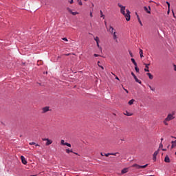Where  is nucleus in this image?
I'll return each mask as SVG.
<instances>
[{"label": "nucleus", "instance_id": "f257e3e1", "mask_svg": "<svg viewBox=\"0 0 176 176\" xmlns=\"http://www.w3.org/2000/svg\"><path fill=\"white\" fill-rule=\"evenodd\" d=\"M119 8H120V13H122V14H123V16H124L126 21H130V19H131V16H130V10H126V7L122 6V4L118 3V4ZM126 10V11H125Z\"/></svg>", "mask_w": 176, "mask_h": 176}, {"label": "nucleus", "instance_id": "f03ea898", "mask_svg": "<svg viewBox=\"0 0 176 176\" xmlns=\"http://www.w3.org/2000/svg\"><path fill=\"white\" fill-rule=\"evenodd\" d=\"M175 117H174V114L169 113L167 117L165 118L166 120H168V122H170V120H173V119H175Z\"/></svg>", "mask_w": 176, "mask_h": 176}, {"label": "nucleus", "instance_id": "7ed1b4c3", "mask_svg": "<svg viewBox=\"0 0 176 176\" xmlns=\"http://www.w3.org/2000/svg\"><path fill=\"white\" fill-rule=\"evenodd\" d=\"M133 167H136V168H138V169H140V168H145L146 167H148V164H146L145 165H142V166L138 165L137 164H135L133 165Z\"/></svg>", "mask_w": 176, "mask_h": 176}, {"label": "nucleus", "instance_id": "20e7f679", "mask_svg": "<svg viewBox=\"0 0 176 176\" xmlns=\"http://www.w3.org/2000/svg\"><path fill=\"white\" fill-rule=\"evenodd\" d=\"M107 31H109L110 32V34H113V32H116V30H115V29L113 28V27H112L111 25H110L108 28H107Z\"/></svg>", "mask_w": 176, "mask_h": 176}, {"label": "nucleus", "instance_id": "39448f33", "mask_svg": "<svg viewBox=\"0 0 176 176\" xmlns=\"http://www.w3.org/2000/svg\"><path fill=\"white\" fill-rule=\"evenodd\" d=\"M157 155H159V150L155 151L153 155V160H154V162H156V157H157Z\"/></svg>", "mask_w": 176, "mask_h": 176}, {"label": "nucleus", "instance_id": "423d86ee", "mask_svg": "<svg viewBox=\"0 0 176 176\" xmlns=\"http://www.w3.org/2000/svg\"><path fill=\"white\" fill-rule=\"evenodd\" d=\"M113 35V38L114 41H116V43H118V36L116 35V32H114L113 33L111 34Z\"/></svg>", "mask_w": 176, "mask_h": 176}, {"label": "nucleus", "instance_id": "0eeeda50", "mask_svg": "<svg viewBox=\"0 0 176 176\" xmlns=\"http://www.w3.org/2000/svg\"><path fill=\"white\" fill-rule=\"evenodd\" d=\"M42 113H46V112H49L50 111V107H43L42 109Z\"/></svg>", "mask_w": 176, "mask_h": 176}, {"label": "nucleus", "instance_id": "6e6552de", "mask_svg": "<svg viewBox=\"0 0 176 176\" xmlns=\"http://www.w3.org/2000/svg\"><path fill=\"white\" fill-rule=\"evenodd\" d=\"M21 160L23 164H27V160H25V157H24V156H21Z\"/></svg>", "mask_w": 176, "mask_h": 176}, {"label": "nucleus", "instance_id": "1a4fd4ad", "mask_svg": "<svg viewBox=\"0 0 176 176\" xmlns=\"http://www.w3.org/2000/svg\"><path fill=\"white\" fill-rule=\"evenodd\" d=\"M51 144H53V141L50 139L47 140V142H46L45 145L47 146H49V145H51Z\"/></svg>", "mask_w": 176, "mask_h": 176}, {"label": "nucleus", "instance_id": "9d476101", "mask_svg": "<svg viewBox=\"0 0 176 176\" xmlns=\"http://www.w3.org/2000/svg\"><path fill=\"white\" fill-rule=\"evenodd\" d=\"M146 68L144 69L145 72H149V64H144Z\"/></svg>", "mask_w": 176, "mask_h": 176}, {"label": "nucleus", "instance_id": "9b49d317", "mask_svg": "<svg viewBox=\"0 0 176 176\" xmlns=\"http://www.w3.org/2000/svg\"><path fill=\"white\" fill-rule=\"evenodd\" d=\"M171 144H172V145H171V149L175 148V146H176V140L172 141V142H171Z\"/></svg>", "mask_w": 176, "mask_h": 176}, {"label": "nucleus", "instance_id": "f8f14e48", "mask_svg": "<svg viewBox=\"0 0 176 176\" xmlns=\"http://www.w3.org/2000/svg\"><path fill=\"white\" fill-rule=\"evenodd\" d=\"M144 10L146 12V13L151 14V7L148 6V9L146 7H144Z\"/></svg>", "mask_w": 176, "mask_h": 176}, {"label": "nucleus", "instance_id": "ddd939ff", "mask_svg": "<svg viewBox=\"0 0 176 176\" xmlns=\"http://www.w3.org/2000/svg\"><path fill=\"white\" fill-rule=\"evenodd\" d=\"M164 162L166 163H170V157L168 156H166L164 159Z\"/></svg>", "mask_w": 176, "mask_h": 176}, {"label": "nucleus", "instance_id": "4468645a", "mask_svg": "<svg viewBox=\"0 0 176 176\" xmlns=\"http://www.w3.org/2000/svg\"><path fill=\"white\" fill-rule=\"evenodd\" d=\"M135 100L134 99H131V100L129 101L128 104L129 105H133V104H134V102Z\"/></svg>", "mask_w": 176, "mask_h": 176}, {"label": "nucleus", "instance_id": "2eb2a0df", "mask_svg": "<svg viewBox=\"0 0 176 176\" xmlns=\"http://www.w3.org/2000/svg\"><path fill=\"white\" fill-rule=\"evenodd\" d=\"M139 53H140L141 58H142V57H144V52L142 49L140 50Z\"/></svg>", "mask_w": 176, "mask_h": 176}, {"label": "nucleus", "instance_id": "dca6fc26", "mask_svg": "<svg viewBox=\"0 0 176 176\" xmlns=\"http://www.w3.org/2000/svg\"><path fill=\"white\" fill-rule=\"evenodd\" d=\"M74 151H72V149H69V148H67L66 149V153H73Z\"/></svg>", "mask_w": 176, "mask_h": 176}, {"label": "nucleus", "instance_id": "f3484780", "mask_svg": "<svg viewBox=\"0 0 176 176\" xmlns=\"http://www.w3.org/2000/svg\"><path fill=\"white\" fill-rule=\"evenodd\" d=\"M131 60L133 64L135 65V67H137V62H135V59L132 58Z\"/></svg>", "mask_w": 176, "mask_h": 176}, {"label": "nucleus", "instance_id": "a211bd4d", "mask_svg": "<svg viewBox=\"0 0 176 176\" xmlns=\"http://www.w3.org/2000/svg\"><path fill=\"white\" fill-rule=\"evenodd\" d=\"M146 75L148 76L149 79H153V76L151 73H147Z\"/></svg>", "mask_w": 176, "mask_h": 176}, {"label": "nucleus", "instance_id": "6ab92c4d", "mask_svg": "<svg viewBox=\"0 0 176 176\" xmlns=\"http://www.w3.org/2000/svg\"><path fill=\"white\" fill-rule=\"evenodd\" d=\"M124 115H126V116H133V113H129V111H126V112L124 113Z\"/></svg>", "mask_w": 176, "mask_h": 176}, {"label": "nucleus", "instance_id": "aec40b11", "mask_svg": "<svg viewBox=\"0 0 176 176\" xmlns=\"http://www.w3.org/2000/svg\"><path fill=\"white\" fill-rule=\"evenodd\" d=\"M128 169L127 168H124L122 170L121 173L122 174H126V173H127Z\"/></svg>", "mask_w": 176, "mask_h": 176}, {"label": "nucleus", "instance_id": "412c9836", "mask_svg": "<svg viewBox=\"0 0 176 176\" xmlns=\"http://www.w3.org/2000/svg\"><path fill=\"white\" fill-rule=\"evenodd\" d=\"M94 41H96V43H100V38H98V36H96V38H94Z\"/></svg>", "mask_w": 176, "mask_h": 176}, {"label": "nucleus", "instance_id": "4be33fe9", "mask_svg": "<svg viewBox=\"0 0 176 176\" xmlns=\"http://www.w3.org/2000/svg\"><path fill=\"white\" fill-rule=\"evenodd\" d=\"M71 13V14H72L73 16H76V14H79V12H72H72H70Z\"/></svg>", "mask_w": 176, "mask_h": 176}, {"label": "nucleus", "instance_id": "5701e85b", "mask_svg": "<svg viewBox=\"0 0 176 176\" xmlns=\"http://www.w3.org/2000/svg\"><path fill=\"white\" fill-rule=\"evenodd\" d=\"M77 2H78V5H80V6H82V5H83V3H82V0H77Z\"/></svg>", "mask_w": 176, "mask_h": 176}, {"label": "nucleus", "instance_id": "b1692460", "mask_svg": "<svg viewBox=\"0 0 176 176\" xmlns=\"http://www.w3.org/2000/svg\"><path fill=\"white\" fill-rule=\"evenodd\" d=\"M97 47H98V49H100V50H102V47H101L100 46V43H96Z\"/></svg>", "mask_w": 176, "mask_h": 176}, {"label": "nucleus", "instance_id": "393cba45", "mask_svg": "<svg viewBox=\"0 0 176 176\" xmlns=\"http://www.w3.org/2000/svg\"><path fill=\"white\" fill-rule=\"evenodd\" d=\"M135 69L136 72H140V69L138 68V66H137V65H136V66H135Z\"/></svg>", "mask_w": 176, "mask_h": 176}, {"label": "nucleus", "instance_id": "a878e982", "mask_svg": "<svg viewBox=\"0 0 176 176\" xmlns=\"http://www.w3.org/2000/svg\"><path fill=\"white\" fill-rule=\"evenodd\" d=\"M167 122H168V120H166L165 118V120H164V124H165V126H168V123H167Z\"/></svg>", "mask_w": 176, "mask_h": 176}, {"label": "nucleus", "instance_id": "bb28decb", "mask_svg": "<svg viewBox=\"0 0 176 176\" xmlns=\"http://www.w3.org/2000/svg\"><path fill=\"white\" fill-rule=\"evenodd\" d=\"M100 17H103V19H105V15L102 14V10H100Z\"/></svg>", "mask_w": 176, "mask_h": 176}, {"label": "nucleus", "instance_id": "cd10ccee", "mask_svg": "<svg viewBox=\"0 0 176 176\" xmlns=\"http://www.w3.org/2000/svg\"><path fill=\"white\" fill-rule=\"evenodd\" d=\"M65 145L66 146H69V148H71V146H72L71 144H69V143H68V142H65Z\"/></svg>", "mask_w": 176, "mask_h": 176}, {"label": "nucleus", "instance_id": "c85d7f7f", "mask_svg": "<svg viewBox=\"0 0 176 176\" xmlns=\"http://www.w3.org/2000/svg\"><path fill=\"white\" fill-rule=\"evenodd\" d=\"M60 145H65V141H64V140H61Z\"/></svg>", "mask_w": 176, "mask_h": 176}, {"label": "nucleus", "instance_id": "c756f323", "mask_svg": "<svg viewBox=\"0 0 176 176\" xmlns=\"http://www.w3.org/2000/svg\"><path fill=\"white\" fill-rule=\"evenodd\" d=\"M118 153H110V155L111 156H116V155H118Z\"/></svg>", "mask_w": 176, "mask_h": 176}, {"label": "nucleus", "instance_id": "7c9ffc66", "mask_svg": "<svg viewBox=\"0 0 176 176\" xmlns=\"http://www.w3.org/2000/svg\"><path fill=\"white\" fill-rule=\"evenodd\" d=\"M135 82H137V83H139L140 85H141L142 82L140 80H138V78H136V80H135Z\"/></svg>", "mask_w": 176, "mask_h": 176}, {"label": "nucleus", "instance_id": "2f4dec72", "mask_svg": "<svg viewBox=\"0 0 176 176\" xmlns=\"http://www.w3.org/2000/svg\"><path fill=\"white\" fill-rule=\"evenodd\" d=\"M98 65L102 69H104V67H102L101 65H100V61L98 62Z\"/></svg>", "mask_w": 176, "mask_h": 176}, {"label": "nucleus", "instance_id": "473e14b6", "mask_svg": "<svg viewBox=\"0 0 176 176\" xmlns=\"http://www.w3.org/2000/svg\"><path fill=\"white\" fill-rule=\"evenodd\" d=\"M67 10L69 13H72V10H71V8H67Z\"/></svg>", "mask_w": 176, "mask_h": 176}, {"label": "nucleus", "instance_id": "72a5a7b5", "mask_svg": "<svg viewBox=\"0 0 176 176\" xmlns=\"http://www.w3.org/2000/svg\"><path fill=\"white\" fill-rule=\"evenodd\" d=\"M104 156H106L107 157H108V156H111V153H104Z\"/></svg>", "mask_w": 176, "mask_h": 176}, {"label": "nucleus", "instance_id": "f704fd0d", "mask_svg": "<svg viewBox=\"0 0 176 176\" xmlns=\"http://www.w3.org/2000/svg\"><path fill=\"white\" fill-rule=\"evenodd\" d=\"M138 21H139L140 25L142 26L143 25L142 22L141 21V19L140 18H138Z\"/></svg>", "mask_w": 176, "mask_h": 176}, {"label": "nucleus", "instance_id": "c9c22d12", "mask_svg": "<svg viewBox=\"0 0 176 176\" xmlns=\"http://www.w3.org/2000/svg\"><path fill=\"white\" fill-rule=\"evenodd\" d=\"M166 5H168V9H170V2L166 1Z\"/></svg>", "mask_w": 176, "mask_h": 176}, {"label": "nucleus", "instance_id": "e433bc0d", "mask_svg": "<svg viewBox=\"0 0 176 176\" xmlns=\"http://www.w3.org/2000/svg\"><path fill=\"white\" fill-rule=\"evenodd\" d=\"M62 39H63V41H65V42H68V39L67 38H63Z\"/></svg>", "mask_w": 176, "mask_h": 176}, {"label": "nucleus", "instance_id": "4c0bfd02", "mask_svg": "<svg viewBox=\"0 0 176 176\" xmlns=\"http://www.w3.org/2000/svg\"><path fill=\"white\" fill-rule=\"evenodd\" d=\"M29 145H35V142H32L29 143Z\"/></svg>", "mask_w": 176, "mask_h": 176}, {"label": "nucleus", "instance_id": "58836bf2", "mask_svg": "<svg viewBox=\"0 0 176 176\" xmlns=\"http://www.w3.org/2000/svg\"><path fill=\"white\" fill-rule=\"evenodd\" d=\"M94 57H100V55H98L97 54H94Z\"/></svg>", "mask_w": 176, "mask_h": 176}, {"label": "nucleus", "instance_id": "ea45409f", "mask_svg": "<svg viewBox=\"0 0 176 176\" xmlns=\"http://www.w3.org/2000/svg\"><path fill=\"white\" fill-rule=\"evenodd\" d=\"M69 2L71 5H72V3H74V0H70Z\"/></svg>", "mask_w": 176, "mask_h": 176}, {"label": "nucleus", "instance_id": "a19ab883", "mask_svg": "<svg viewBox=\"0 0 176 176\" xmlns=\"http://www.w3.org/2000/svg\"><path fill=\"white\" fill-rule=\"evenodd\" d=\"M160 148H163V144L162 142L160 144Z\"/></svg>", "mask_w": 176, "mask_h": 176}, {"label": "nucleus", "instance_id": "79ce46f5", "mask_svg": "<svg viewBox=\"0 0 176 176\" xmlns=\"http://www.w3.org/2000/svg\"><path fill=\"white\" fill-rule=\"evenodd\" d=\"M47 140H49V138H43L42 139L43 141H47Z\"/></svg>", "mask_w": 176, "mask_h": 176}, {"label": "nucleus", "instance_id": "37998d69", "mask_svg": "<svg viewBox=\"0 0 176 176\" xmlns=\"http://www.w3.org/2000/svg\"><path fill=\"white\" fill-rule=\"evenodd\" d=\"M71 54H63V56H70Z\"/></svg>", "mask_w": 176, "mask_h": 176}, {"label": "nucleus", "instance_id": "c03bdc74", "mask_svg": "<svg viewBox=\"0 0 176 176\" xmlns=\"http://www.w3.org/2000/svg\"><path fill=\"white\" fill-rule=\"evenodd\" d=\"M133 78H134L135 80H136V79L138 78H137V76H135V75L133 76Z\"/></svg>", "mask_w": 176, "mask_h": 176}, {"label": "nucleus", "instance_id": "a18cd8bd", "mask_svg": "<svg viewBox=\"0 0 176 176\" xmlns=\"http://www.w3.org/2000/svg\"><path fill=\"white\" fill-rule=\"evenodd\" d=\"M133 78H134L135 80H136V79L138 78H137V76H135V75L133 76Z\"/></svg>", "mask_w": 176, "mask_h": 176}, {"label": "nucleus", "instance_id": "49530a36", "mask_svg": "<svg viewBox=\"0 0 176 176\" xmlns=\"http://www.w3.org/2000/svg\"><path fill=\"white\" fill-rule=\"evenodd\" d=\"M133 78H134L135 80H136V79L138 78H137V76H135V75L133 76Z\"/></svg>", "mask_w": 176, "mask_h": 176}, {"label": "nucleus", "instance_id": "de8ad7c7", "mask_svg": "<svg viewBox=\"0 0 176 176\" xmlns=\"http://www.w3.org/2000/svg\"><path fill=\"white\" fill-rule=\"evenodd\" d=\"M129 54H130L131 57H133V53H131V52H129Z\"/></svg>", "mask_w": 176, "mask_h": 176}, {"label": "nucleus", "instance_id": "09e8293b", "mask_svg": "<svg viewBox=\"0 0 176 176\" xmlns=\"http://www.w3.org/2000/svg\"><path fill=\"white\" fill-rule=\"evenodd\" d=\"M131 75H132V76H135V74H134V72H131Z\"/></svg>", "mask_w": 176, "mask_h": 176}, {"label": "nucleus", "instance_id": "8fccbe9b", "mask_svg": "<svg viewBox=\"0 0 176 176\" xmlns=\"http://www.w3.org/2000/svg\"><path fill=\"white\" fill-rule=\"evenodd\" d=\"M90 17H93V12H90Z\"/></svg>", "mask_w": 176, "mask_h": 176}, {"label": "nucleus", "instance_id": "3c124183", "mask_svg": "<svg viewBox=\"0 0 176 176\" xmlns=\"http://www.w3.org/2000/svg\"><path fill=\"white\" fill-rule=\"evenodd\" d=\"M124 90L126 91V93H129V91L124 88Z\"/></svg>", "mask_w": 176, "mask_h": 176}, {"label": "nucleus", "instance_id": "603ef678", "mask_svg": "<svg viewBox=\"0 0 176 176\" xmlns=\"http://www.w3.org/2000/svg\"><path fill=\"white\" fill-rule=\"evenodd\" d=\"M101 156H104V154L103 153H100Z\"/></svg>", "mask_w": 176, "mask_h": 176}, {"label": "nucleus", "instance_id": "864d4df0", "mask_svg": "<svg viewBox=\"0 0 176 176\" xmlns=\"http://www.w3.org/2000/svg\"><path fill=\"white\" fill-rule=\"evenodd\" d=\"M116 79H117V80H119V77L116 76Z\"/></svg>", "mask_w": 176, "mask_h": 176}, {"label": "nucleus", "instance_id": "5fc2aeb1", "mask_svg": "<svg viewBox=\"0 0 176 176\" xmlns=\"http://www.w3.org/2000/svg\"><path fill=\"white\" fill-rule=\"evenodd\" d=\"M162 151H167V149H166V148H162Z\"/></svg>", "mask_w": 176, "mask_h": 176}, {"label": "nucleus", "instance_id": "6e6d98bb", "mask_svg": "<svg viewBox=\"0 0 176 176\" xmlns=\"http://www.w3.org/2000/svg\"><path fill=\"white\" fill-rule=\"evenodd\" d=\"M151 90L153 91V89H152V87L149 86Z\"/></svg>", "mask_w": 176, "mask_h": 176}, {"label": "nucleus", "instance_id": "4d7b16f0", "mask_svg": "<svg viewBox=\"0 0 176 176\" xmlns=\"http://www.w3.org/2000/svg\"><path fill=\"white\" fill-rule=\"evenodd\" d=\"M172 138H175V140H176V137L174 136H171Z\"/></svg>", "mask_w": 176, "mask_h": 176}, {"label": "nucleus", "instance_id": "13d9d810", "mask_svg": "<svg viewBox=\"0 0 176 176\" xmlns=\"http://www.w3.org/2000/svg\"><path fill=\"white\" fill-rule=\"evenodd\" d=\"M174 67H175V71H176V65H174Z\"/></svg>", "mask_w": 176, "mask_h": 176}, {"label": "nucleus", "instance_id": "bf43d9fd", "mask_svg": "<svg viewBox=\"0 0 176 176\" xmlns=\"http://www.w3.org/2000/svg\"><path fill=\"white\" fill-rule=\"evenodd\" d=\"M73 153H74L75 155H78V153H75V152H73Z\"/></svg>", "mask_w": 176, "mask_h": 176}, {"label": "nucleus", "instance_id": "052dcab7", "mask_svg": "<svg viewBox=\"0 0 176 176\" xmlns=\"http://www.w3.org/2000/svg\"><path fill=\"white\" fill-rule=\"evenodd\" d=\"M137 18H138H138L140 19V16L137 15Z\"/></svg>", "mask_w": 176, "mask_h": 176}, {"label": "nucleus", "instance_id": "680f3d73", "mask_svg": "<svg viewBox=\"0 0 176 176\" xmlns=\"http://www.w3.org/2000/svg\"><path fill=\"white\" fill-rule=\"evenodd\" d=\"M36 146H39V144H36Z\"/></svg>", "mask_w": 176, "mask_h": 176}, {"label": "nucleus", "instance_id": "e2e57ef3", "mask_svg": "<svg viewBox=\"0 0 176 176\" xmlns=\"http://www.w3.org/2000/svg\"><path fill=\"white\" fill-rule=\"evenodd\" d=\"M161 141H162V142H163V138H161Z\"/></svg>", "mask_w": 176, "mask_h": 176}, {"label": "nucleus", "instance_id": "0e129e2a", "mask_svg": "<svg viewBox=\"0 0 176 176\" xmlns=\"http://www.w3.org/2000/svg\"><path fill=\"white\" fill-rule=\"evenodd\" d=\"M58 58H61V56H58Z\"/></svg>", "mask_w": 176, "mask_h": 176}, {"label": "nucleus", "instance_id": "69168bd1", "mask_svg": "<svg viewBox=\"0 0 176 176\" xmlns=\"http://www.w3.org/2000/svg\"><path fill=\"white\" fill-rule=\"evenodd\" d=\"M85 2H87V0H84Z\"/></svg>", "mask_w": 176, "mask_h": 176}, {"label": "nucleus", "instance_id": "338daca9", "mask_svg": "<svg viewBox=\"0 0 176 176\" xmlns=\"http://www.w3.org/2000/svg\"><path fill=\"white\" fill-rule=\"evenodd\" d=\"M173 16L175 17V15L173 14Z\"/></svg>", "mask_w": 176, "mask_h": 176}, {"label": "nucleus", "instance_id": "774afa93", "mask_svg": "<svg viewBox=\"0 0 176 176\" xmlns=\"http://www.w3.org/2000/svg\"><path fill=\"white\" fill-rule=\"evenodd\" d=\"M31 176H35V175H31Z\"/></svg>", "mask_w": 176, "mask_h": 176}]
</instances>
